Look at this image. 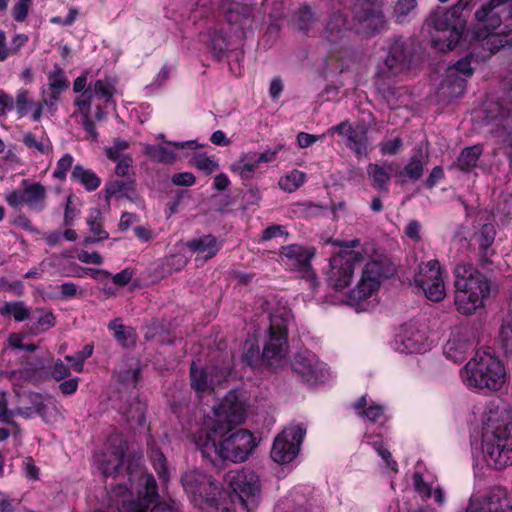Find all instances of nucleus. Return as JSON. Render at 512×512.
Masks as SVG:
<instances>
[{"instance_id":"obj_31","label":"nucleus","mask_w":512,"mask_h":512,"mask_svg":"<svg viewBox=\"0 0 512 512\" xmlns=\"http://www.w3.org/2000/svg\"><path fill=\"white\" fill-rule=\"evenodd\" d=\"M259 165L260 163L257 159V153L249 152L234 162L231 168L234 172H237L241 178L250 179L253 172L259 167Z\"/></svg>"},{"instance_id":"obj_8","label":"nucleus","mask_w":512,"mask_h":512,"mask_svg":"<svg viewBox=\"0 0 512 512\" xmlns=\"http://www.w3.org/2000/svg\"><path fill=\"white\" fill-rule=\"evenodd\" d=\"M230 488V499L247 512H253L261 499V486L258 475L250 469L231 470L224 478Z\"/></svg>"},{"instance_id":"obj_59","label":"nucleus","mask_w":512,"mask_h":512,"mask_svg":"<svg viewBox=\"0 0 512 512\" xmlns=\"http://www.w3.org/2000/svg\"><path fill=\"white\" fill-rule=\"evenodd\" d=\"M32 0H18L12 8V16L15 21L23 22L29 12Z\"/></svg>"},{"instance_id":"obj_42","label":"nucleus","mask_w":512,"mask_h":512,"mask_svg":"<svg viewBox=\"0 0 512 512\" xmlns=\"http://www.w3.org/2000/svg\"><path fill=\"white\" fill-rule=\"evenodd\" d=\"M144 152L154 161L171 164L175 161L174 151L161 145H146Z\"/></svg>"},{"instance_id":"obj_45","label":"nucleus","mask_w":512,"mask_h":512,"mask_svg":"<svg viewBox=\"0 0 512 512\" xmlns=\"http://www.w3.org/2000/svg\"><path fill=\"white\" fill-rule=\"evenodd\" d=\"M243 361L252 367H256L261 362H265L259 346L253 340H247L244 344Z\"/></svg>"},{"instance_id":"obj_3","label":"nucleus","mask_w":512,"mask_h":512,"mask_svg":"<svg viewBox=\"0 0 512 512\" xmlns=\"http://www.w3.org/2000/svg\"><path fill=\"white\" fill-rule=\"evenodd\" d=\"M181 483L191 503L206 512H231L221 501L222 487L212 476L193 469L181 476Z\"/></svg>"},{"instance_id":"obj_64","label":"nucleus","mask_w":512,"mask_h":512,"mask_svg":"<svg viewBox=\"0 0 512 512\" xmlns=\"http://www.w3.org/2000/svg\"><path fill=\"white\" fill-rule=\"evenodd\" d=\"M50 374L56 381H61L70 375V369L66 364L58 359L54 362Z\"/></svg>"},{"instance_id":"obj_11","label":"nucleus","mask_w":512,"mask_h":512,"mask_svg":"<svg viewBox=\"0 0 512 512\" xmlns=\"http://www.w3.org/2000/svg\"><path fill=\"white\" fill-rule=\"evenodd\" d=\"M362 260V254L357 251L347 250L330 258L329 269L326 272L329 286L336 290H342L351 283L355 264Z\"/></svg>"},{"instance_id":"obj_9","label":"nucleus","mask_w":512,"mask_h":512,"mask_svg":"<svg viewBox=\"0 0 512 512\" xmlns=\"http://www.w3.org/2000/svg\"><path fill=\"white\" fill-rule=\"evenodd\" d=\"M292 319L291 311L285 306L277 307L269 316L268 340L262 351L267 364L280 362L287 354V326Z\"/></svg>"},{"instance_id":"obj_48","label":"nucleus","mask_w":512,"mask_h":512,"mask_svg":"<svg viewBox=\"0 0 512 512\" xmlns=\"http://www.w3.org/2000/svg\"><path fill=\"white\" fill-rule=\"evenodd\" d=\"M87 224L93 235H98V239H107L108 232L102 229V215L97 208L91 209L87 218Z\"/></svg>"},{"instance_id":"obj_30","label":"nucleus","mask_w":512,"mask_h":512,"mask_svg":"<svg viewBox=\"0 0 512 512\" xmlns=\"http://www.w3.org/2000/svg\"><path fill=\"white\" fill-rule=\"evenodd\" d=\"M148 455L158 477L163 483H167L170 478V473L164 454L154 445V443H148Z\"/></svg>"},{"instance_id":"obj_17","label":"nucleus","mask_w":512,"mask_h":512,"mask_svg":"<svg viewBox=\"0 0 512 512\" xmlns=\"http://www.w3.org/2000/svg\"><path fill=\"white\" fill-rule=\"evenodd\" d=\"M221 10L227 22L244 32L251 29L254 22V0H222Z\"/></svg>"},{"instance_id":"obj_10","label":"nucleus","mask_w":512,"mask_h":512,"mask_svg":"<svg viewBox=\"0 0 512 512\" xmlns=\"http://www.w3.org/2000/svg\"><path fill=\"white\" fill-rule=\"evenodd\" d=\"M412 59L413 50L410 43L402 37L396 38L390 44L383 63L378 66V79L383 85L400 80L411 69Z\"/></svg>"},{"instance_id":"obj_24","label":"nucleus","mask_w":512,"mask_h":512,"mask_svg":"<svg viewBox=\"0 0 512 512\" xmlns=\"http://www.w3.org/2000/svg\"><path fill=\"white\" fill-rule=\"evenodd\" d=\"M482 448L488 466L503 469L512 465V446L482 443Z\"/></svg>"},{"instance_id":"obj_29","label":"nucleus","mask_w":512,"mask_h":512,"mask_svg":"<svg viewBox=\"0 0 512 512\" xmlns=\"http://www.w3.org/2000/svg\"><path fill=\"white\" fill-rule=\"evenodd\" d=\"M441 278H443V271L439 262L437 260H430L420 265L419 272L415 276V283L417 286L422 287L424 282L428 284Z\"/></svg>"},{"instance_id":"obj_53","label":"nucleus","mask_w":512,"mask_h":512,"mask_svg":"<svg viewBox=\"0 0 512 512\" xmlns=\"http://www.w3.org/2000/svg\"><path fill=\"white\" fill-rule=\"evenodd\" d=\"M314 21V14L307 6L299 8L295 14V22L298 28L302 31H307Z\"/></svg>"},{"instance_id":"obj_63","label":"nucleus","mask_w":512,"mask_h":512,"mask_svg":"<svg viewBox=\"0 0 512 512\" xmlns=\"http://www.w3.org/2000/svg\"><path fill=\"white\" fill-rule=\"evenodd\" d=\"M195 166L206 173H212L218 169V163L205 155L195 158Z\"/></svg>"},{"instance_id":"obj_23","label":"nucleus","mask_w":512,"mask_h":512,"mask_svg":"<svg viewBox=\"0 0 512 512\" xmlns=\"http://www.w3.org/2000/svg\"><path fill=\"white\" fill-rule=\"evenodd\" d=\"M425 334L414 324L408 323L402 326L397 335L396 349L403 353H419L425 350Z\"/></svg>"},{"instance_id":"obj_2","label":"nucleus","mask_w":512,"mask_h":512,"mask_svg":"<svg viewBox=\"0 0 512 512\" xmlns=\"http://www.w3.org/2000/svg\"><path fill=\"white\" fill-rule=\"evenodd\" d=\"M454 275L455 306L461 314L471 315L482 307L484 298L489 295V282L469 263L458 264Z\"/></svg>"},{"instance_id":"obj_44","label":"nucleus","mask_w":512,"mask_h":512,"mask_svg":"<svg viewBox=\"0 0 512 512\" xmlns=\"http://www.w3.org/2000/svg\"><path fill=\"white\" fill-rule=\"evenodd\" d=\"M305 173L299 170H293L289 174L280 178L279 186L287 192L296 191L305 181Z\"/></svg>"},{"instance_id":"obj_46","label":"nucleus","mask_w":512,"mask_h":512,"mask_svg":"<svg viewBox=\"0 0 512 512\" xmlns=\"http://www.w3.org/2000/svg\"><path fill=\"white\" fill-rule=\"evenodd\" d=\"M424 292L425 296L434 302H439L444 299L446 295L444 279L441 278L437 281H433L427 284L424 282V286L420 287Z\"/></svg>"},{"instance_id":"obj_12","label":"nucleus","mask_w":512,"mask_h":512,"mask_svg":"<svg viewBox=\"0 0 512 512\" xmlns=\"http://www.w3.org/2000/svg\"><path fill=\"white\" fill-rule=\"evenodd\" d=\"M305 433L302 425L285 428L274 440L272 459L279 464L290 463L297 456Z\"/></svg>"},{"instance_id":"obj_25","label":"nucleus","mask_w":512,"mask_h":512,"mask_svg":"<svg viewBox=\"0 0 512 512\" xmlns=\"http://www.w3.org/2000/svg\"><path fill=\"white\" fill-rule=\"evenodd\" d=\"M186 246L191 252L202 255L205 260H208L218 253L222 243L215 236L208 234L188 241Z\"/></svg>"},{"instance_id":"obj_21","label":"nucleus","mask_w":512,"mask_h":512,"mask_svg":"<svg viewBox=\"0 0 512 512\" xmlns=\"http://www.w3.org/2000/svg\"><path fill=\"white\" fill-rule=\"evenodd\" d=\"M126 445L119 436L109 438V447L98 459V467L105 476L114 475L123 464Z\"/></svg>"},{"instance_id":"obj_57","label":"nucleus","mask_w":512,"mask_h":512,"mask_svg":"<svg viewBox=\"0 0 512 512\" xmlns=\"http://www.w3.org/2000/svg\"><path fill=\"white\" fill-rule=\"evenodd\" d=\"M15 416V411L8 408V398L7 392L1 390L0 391V422L3 423H13V418Z\"/></svg>"},{"instance_id":"obj_19","label":"nucleus","mask_w":512,"mask_h":512,"mask_svg":"<svg viewBox=\"0 0 512 512\" xmlns=\"http://www.w3.org/2000/svg\"><path fill=\"white\" fill-rule=\"evenodd\" d=\"M229 373L227 367L208 366L198 369L193 363L190 368L191 386L199 393L213 391L227 380Z\"/></svg>"},{"instance_id":"obj_20","label":"nucleus","mask_w":512,"mask_h":512,"mask_svg":"<svg viewBox=\"0 0 512 512\" xmlns=\"http://www.w3.org/2000/svg\"><path fill=\"white\" fill-rule=\"evenodd\" d=\"M512 510L509 505L507 492L504 488L496 487L481 497H471L465 512H505Z\"/></svg>"},{"instance_id":"obj_15","label":"nucleus","mask_w":512,"mask_h":512,"mask_svg":"<svg viewBox=\"0 0 512 512\" xmlns=\"http://www.w3.org/2000/svg\"><path fill=\"white\" fill-rule=\"evenodd\" d=\"M315 255V249L298 244L283 246L280 250L282 262L293 271L303 274L304 278L314 281L316 276L311 267V259Z\"/></svg>"},{"instance_id":"obj_7","label":"nucleus","mask_w":512,"mask_h":512,"mask_svg":"<svg viewBox=\"0 0 512 512\" xmlns=\"http://www.w3.org/2000/svg\"><path fill=\"white\" fill-rule=\"evenodd\" d=\"M482 443L512 446V406L507 402L496 399L488 403Z\"/></svg>"},{"instance_id":"obj_36","label":"nucleus","mask_w":512,"mask_h":512,"mask_svg":"<svg viewBox=\"0 0 512 512\" xmlns=\"http://www.w3.org/2000/svg\"><path fill=\"white\" fill-rule=\"evenodd\" d=\"M117 81L115 78L106 77L104 79L96 80L93 85H90L92 95L103 99L106 103L110 102L116 92Z\"/></svg>"},{"instance_id":"obj_56","label":"nucleus","mask_w":512,"mask_h":512,"mask_svg":"<svg viewBox=\"0 0 512 512\" xmlns=\"http://www.w3.org/2000/svg\"><path fill=\"white\" fill-rule=\"evenodd\" d=\"M73 161L74 159L70 154H65L57 162L53 176L59 180H64L66 178L67 172L72 168Z\"/></svg>"},{"instance_id":"obj_1","label":"nucleus","mask_w":512,"mask_h":512,"mask_svg":"<svg viewBox=\"0 0 512 512\" xmlns=\"http://www.w3.org/2000/svg\"><path fill=\"white\" fill-rule=\"evenodd\" d=\"M214 412L211 425L196 436L195 444L207 463L222 470L226 461H246L257 443L253 434L245 429H238L225 437L234 425L243 421L245 415L244 404L236 392H229Z\"/></svg>"},{"instance_id":"obj_4","label":"nucleus","mask_w":512,"mask_h":512,"mask_svg":"<svg viewBox=\"0 0 512 512\" xmlns=\"http://www.w3.org/2000/svg\"><path fill=\"white\" fill-rule=\"evenodd\" d=\"M461 375L467 386L489 391L500 390L506 378L504 365L488 351H477Z\"/></svg>"},{"instance_id":"obj_18","label":"nucleus","mask_w":512,"mask_h":512,"mask_svg":"<svg viewBox=\"0 0 512 512\" xmlns=\"http://www.w3.org/2000/svg\"><path fill=\"white\" fill-rule=\"evenodd\" d=\"M477 343L476 332L471 327L456 328L446 345L443 353L447 359L454 362H461L466 358L467 353L474 348Z\"/></svg>"},{"instance_id":"obj_51","label":"nucleus","mask_w":512,"mask_h":512,"mask_svg":"<svg viewBox=\"0 0 512 512\" xmlns=\"http://www.w3.org/2000/svg\"><path fill=\"white\" fill-rule=\"evenodd\" d=\"M500 338L506 354L512 357V312L503 321Z\"/></svg>"},{"instance_id":"obj_22","label":"nucleus","mask_w":512,"mask_h":512,"mask_svg":"<svg viewBox=\"0 0 512 512\" xmlns=\"http://www.w3.org/2000/svg\"><path fill=\"white\" fill-rule=\"evenodd\" d=\"M383 275L380 262L375 260L368 262L362 272L360 281L352 291L353 298L362 300L369 297L379 287V278Z\"/></svg>"},{"instance_id":"obj_13","label":"nucleus","mask_w":512,"mask_h":512,"mask_svg":"<svg viewBox=\"0 0 512 512\" xmlns=\"http://www.w3.org/2000/svg\"><path fill=\"white\" fill-rule=\"evenodd\" d=\"M47 190L40 183L22 181V189L6 194V202L13 208L26 205L31 211L40 213L46 208Z\"/></svg>"},{"instance_id":"obj_54","label":"nucleus","mask_w":512,"mask_h":512,"mask_svg":"<svg viewBox=\"0 0 512 512\" xmlns=\"http://www.w3.org/2000/svg\"><path fill=\"white\" fill-rule=\"evenodd\" d=\"M129 148V143L126 140L117 138L114 140L113 145L106 148L105 153L108 159L116 161L124 155L122 152Z\"/></svg>"},{"instance_id":"obj_41","label":"nucleus","mask_w":512,"mask_h":512,"mask_svg":"<svg viewBox=\"0 0 512 512\" xmlns=\"http://www.w3.org/2000/svg\"><path fill=\"white\" fill-rule=\"evenodd\" d=\"M109 329L114 331V337L124 347L134 343V331L132 328L123 325L118 319L109 323Z\"/></svg>"},{"instance_id":"obj_50","label":"nucleus","mask_w":512,"mask_h":512,"mask_svg":"<svg viewBox=\"0 0 512 512\" xmlns=\"http://www.w3.org/2000/svg\"><path fill=\"white\" fill-rule=\"evenodd\" d=\"M145 411V404L135 400L130 404L128 409L123 410V413L128 421L137 422L139 425H141L145 421Z\"/></svg>"},{"instance_id":"obj_32","label":"nucleus","mask_w":512,"mask_h":512,"mask_svg":"<svg viewBox=\"0 0 512 512\" xmlns=\"http://www.w3.org/2000/svg\"><path fill=\"white\" fill-rule=\"evenodd\" d=\"M427 156L423 155L421 151L413 155L407 165L399 172L400 177H407L412 181L419 180L424 171Z\"/></svg>"},{"instance_id":"obj_14","label":"nucleus","mask_w":512,"mask_h":512,"mask_svg":"<svg viewBox=\"0 0 512 512\" xmlns=\"http://www.w3.org/2000/svg\"><path fill=\"white\" fill-rule=\"evenodd\" d=\"M354 28L358 33L373 34L384 25L381 5L370 0H358L353 6Z\"/></svg>"},{"instance_id":"obj_26","label":"nucleus","mask_w":512,"mask_h":512,"mask_svg":"<svg viewBox=\"0 0 512 512\" xmlns=\"http://www.w3.org/2000/svg\"><path fill=\"white\" fill-rule=\"evenodd\" d=\"M31 405L18 407L15 411V415H19L26 419L32 418L35 414H39L44 421H50L51 418L47 417V410L56 414V407L51 405H45L42 401V398L39 394H31L29 396Z\"/></svg>"},{"instance_id":"obj_34","label":"nucleus","mask_w":512,"mask_h":512,"mask_svg":"<svg viewBox=\"0 0 512 512\" xmlns=\"http://www.w3.org/2000/svg\"><path fill=\"white\" fill-rule=\"evenodd\" d=\"M0 314L4 317L11 316L17 322H22L31 317L30 308L23 301L5 302L0 307Z\"/></svg>"},{"instance_id":"obj_62","label":"nucleus","mask_w":512,"mask_h":512,"mask_svg":"<svg viewBox=\"0 0 512 512\" xmlns=\"http://www.w3.org/2000/svg\"><path fill=\"white\" fill-rule=\"evenodd\" d=\"M373 448L378 453V455L385 461L387 467L396 471L397 463L392 459L391 453L388 449H386L381 441L373 442Z\"/></svg>"},{"instance_id":"obj_39","label":"nucleus","mask_w":512,"mask_h":512,"mask_svg":"<svg viewBox=\"0 0 512 512\" xmlns=\"http://www.w3.org/2000/svg\"><path fill=\"white\" fill-rule=\"evenodd\" d=\"M512 107L498 101H488L485 107L486 119L488 122H501L510 115Z\"/></svg>"},{"instance_id":"obj_40","label":"nucleus","mask_w":512,"mask_h":512,"mask_svg":"<svg viewBox=\"0 0 512 512\" xmlns=\"http://www.w3.org/2000/svg\"><path fill=\"white\" fill-rule=\"evenodd\" d=\"M346 18L339 12L334 13L328 21L325 28V36L331 42H336L342 37V32L346 28Z\"/></svg>"},{"instance_id":"obj_33","label":"nucleus","mask_w":512,"mask_h":512,"mask_svg":"<svg viewBox=\"0 0 512 512\" xmlns=\"http://www.w3.org/2000/svg\"><path fill=\"white\" fill-rule=\"evenodd\" d=\"M71 178L80 182L87 191H94L101 184L100 178L93 171L81 165L74 166Z\"/></svg>"},{"instance_id":"obj_35","label":"nucleus","mask_w":512,"mask_h":512,"mask_svg":"<svg viewBox=\"0 0 512 512\" xmlns=\"http://www.w3.org/2000/svg\"><path fill=\"white\" fill-rule=\"evenodd\" d=\"M105 192L107 198H110L118 193H122L127 198H131L135 194V178L111 180L106 184Z\"/></svg>"},{"instance_id":"obj_49","label":"nucleus","mask_w":512,"mask_h":512,"mask_svg":"<svg viewBox=\"0 0 512 512\" xmlns=\"http://www.w3.org/2000/svg\"><path fill=\"white\" fill-rule=\"evenodd\" d=\"M23 143L31 150L41 154H46L52 149L51 142L47 138L36 139L32 133H26L23 136Z\"/></svg>"},{"instance_id":"obj_58","label":"nucleus","mask_w":512,"mask_h":512,"mask_svg":"<svg viewBox=\"0 0 512 512\" xmlns=\"http://www.w3.org/2000/svg\"><path fill=\"white\" fill-rule=\"evenodd\" d=\"M35 313L38 314L37 326L42 331L48 330L55 325V317L50 310L36 309Z\"/></svg>"},{"instance_id":"obj_5","label":"nucleus","mask_w":512,"mask_h":512,"mask_svg":"<svg viewBox=\"0 0 512 512\" xmlns=\"http://www.w3.org/2000/svg\"><path fill=\"white\" fill-rule=\"evenodd\" d=\"M425 25L431 35L433 47L444 52L452 50L461 39L465 20L452 7H439L431 13Z\"/></svg>"},{"instance_id":"obj_37","label":"nucleus","mask_w":512,"mask_h":512,"mask_svg":"<svg viewBox=\"0 0 512 512\" xmlns=\"http://www.w3.org/2000/svg\"><path fill=\"white\" fill-rule=\"evenodd\" d=\"M347 147L353 150L358 156L367 155L368 136L364 128L352 129L347 136Z\"/></svg>"},{"instance_id":"obj_47","label":"nucleus","mask_w":512,"mask_h":512,"mask_svg":"<svg viewBox=\"0 0 512 512\" xmlns=\"http://www.w3.org/2000/svg\"><path fill=\"white\" fill-rule=\"evenodd\" d=\"M495 235L496 230L492 224H484L480 231L475 235L476 241L478 242L480 249L485 253V255L493 244Z\"/></svg>"},{"instance_id":"obj_38","label":"nucleus","mask_w":512,"mask_h":512,"mask_svg":"<svg viewBox=\"0 0 512 512\" xmlns=\"http://www.w3.org/2000/svg\"><path fill=\"white\" fill-rule=\"evenodd\" d=\"M481 154L482 147L480 145L465 148L457 158L455 166H457L462 171H469L476 166Z\"/></svg>"},{"instance_id":"obj_27","label":"nucleus","mask_w":512,"mask_h":512,"mask_svg":"<svg viewBox=\"0 0 512 512\" xmlns=\"http://www.w3.org/2000/svg\"><path fill=\"white\" fill-rule=\"evenodd\" d=\"M392 164L383 165L371 163L367 166V174L371 180L372 186L379 191L388 192V185L391 179L390 172Z\"/></svg>"},{"instance_id":"obj_52","label":"nucleus","mask_w":512,"mask_h":512,"mask_svg":"<svg viewBox=\"0 0 512 512\" xmlns=\"http://www.w3.org/2000/svg\"><path fill=\"white\" fill-rule=\"evenodd\" d=\"M115 174L121 178H134L133 158L129 154H125L122 158L117 159Z\"/></svg>"},{"instance_id":"obj_6","label":"nucleus","mask_w":512,"mask_h":512,"mask_svg":"<svg viewBox=\"0 0 512 512\" xmlns=\"http://www.w3.org/2000/svg\"><path fill=\"white\" fill-rule=\"evenodd\" d=\"M471 44L472 52L447 68L444 79L437 92L440 101L449 102L454 98L462 96L466 89L467 79L474 73L471 61L473 59L482 61L492 56L485 55V51L482 48L475 49V40L473 37L471 38Z\"/></svg>"},{"instance_id":"obj_55","label":"nucleus","mask_w":512,"mask_h":512,"mask_svg":"<svg viewBox=\"0 0 512 512\" xmlns=\"http://www.w3.org/2000/svg\"><path fill=\"white\" fill-rule=\"evenodd\" d=\"M92 90L91 87H88L87 90L84 91L76 100L75 105L78 107V110L82 117L90 116V108L92 101Z\"/></svg>"},{"instance_id":"obj_61","label":"nucleus","mask_w":512,"mask_h":512,"mask_svg":"<svg viewBox=\"0 0 512 512\" xmlns=\"http://www.w3.org/2000/svg\"><path fill=\"white\" fill-rule=\"evenodd\" d=\"M415 7L416 0H398L394 7V12L399 21H403V18L407 16Z\"/></svg>"},{"instance_id":"obj_60","label":"nucleus","mask_w":512,"mask_h":512,"mask_svg":"<svg viewBox=\"0 0 512 512\" xmlns=\"http://www.w3.org/2000/svg\"><path fill=\"white\" fill-rule=\"evenodd\" d=\"M403 143L401 138L397 137L391 140L382 141L379 144L380 152L382 155H395L398 153Z\"/></svg>"},{"instance_id":"obj_43","label":"nucleus","mask_w":512,"mask_h":512,"mask_svg":"<svg viewBox=\"0 0 512 512\" xmlns=\"http://www.w3.org/2000/svg\"><path fill=\"white\" fill-rule=\"evenodd\" d=\"M48 85L51 91L62 93L69 86L68 80L63 69L59 65H55L53 71L48 74Z\"/></svg>"},{"instance_id":"obj_16","label":"nucleus","mask_w":512,"mask_h":512,"mask_svg":"<svg viewBox=\"0 0 512 512\" xmlns=\"http://www.w3.org/2000/svg\"><path fill=\"white\" fill-rule=\"evenodd\" d=\"M292 368L302 377L303 381L311 385L324 382L329 376L326 364L309 351L296 354L292 362Z\"/></svg>"},{"instance_id":"obj_28","label":"nucleus","mask_w":512,"mask_h":512,"mask_svg":"<svg viewBox=\"0 0 512 512\" xmlns=\"http://www.w3.org/2000/svg\"><path fill=\"white\" fill-rule=\"evenodd\" d=\"M140 367L137 360L130 358L126 360H122L115 372L114 375L118 381L128 384L135 385L139 379Z\"/></svg>"}]
</instances>
